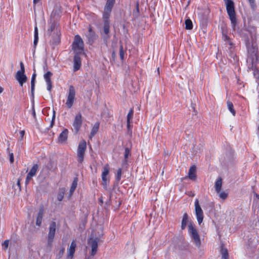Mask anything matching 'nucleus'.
I'll return each instance as SVG.
<instances>
[{"mask_svg":"<svg viewBox=\"0 0 259 259\" xmlns=\"http://www.w3.org/2000/svg\"><path fill=\"white\" fill-rule=\"evenodd\" d=\"M224 1L226 7L227 12L231 20L232 26L233 29L235 30L236 25V18L234 3L232 0Z\"/></svg>","mask_w":259,"mask_h":259,"instance_id":"f257e3e1","label":"nucleus"},{"mask_svg":"<svg viewBox=\"0 0 259 259\" xmlns=\"http://www.w3.org/2000/svg\"><path fill=\"white\" fill-rule=\"evenodd\" d=\"M188 232L192 241L197 247H199L201 245L200 236L192 222H190L188 224Z\"/></svg>","mask_w":259,"mask_h":259,"instance_id":"f03ea898","label":"nucleus"},{"mask_svg":"<svg viewBox=\"0 0 259 259\" xmlns=\"http://www.w3.org/2000/svg\"><path fill=\"white\" fill-rule=\"evenodd\" d=\"M83 41L79 35H76L72 44V49L75 54H82L83 50Z\"/></svg>","mask_w":259,"mask_h":259,"instance_id":"7ed1b4c3","label":"nucleus"},{"mask_svg":"<svg viewBox=\"0 0 259 259\" xmlns=\"http://www.w3.org/2000/svg\"><path fill=\"white\" fill-rule=\"evenodd\" d=\"M76 92L74 87L71 85L69 87L66 105L68 108H71L75 99Z\"/></svg>","mask_w":259,"mask_h":259,"instance_id":"20e7f679","label":"nucleus"},{"mask_svg":"<svg viewBox=\"0 0 259 259\" xmlns=\"http://www.w3.org/2000/svg\"><path fill=\"white\" fill-rule=\"evenodd\" d=\"M109 165L108 164H106L103 167V170L101 175L102 185L105 189H107V186L109 183Z\"/></svg>","mask_w":259,"mask_h":259,"instance_id":"39448f33","label":"nucleus"},{"mask_svg":"<svg viewBox=\"0 0 259 259\" xmlns=\"http://www.w3.org/2000/svg\"><path fill=\"white\" fill-rule=\"evenodd\" d=\"M21 70L18 71L16 75V79L19 82L20 85L22 87L24 83L26 81L27 77L25 74V68L22 62L20 63Z\"/></svg>","mask_w":259,"mask_h":259,"instance_id":"423d86ee","label":"nucleus"},{"mask_svg":"<svg viewBox=\"0 0 259 259\" xmlns=\"http://www.w3.org/2000/svg\"><path fill=\"white\" fill-rule=\"evenodd\" d=\"M87 149V143L84 140L81 141L77 148V160L78 162L82 163L83 161L85 151Z\"/></svg>","mask_w":259,"mask_h":259,"instance_id":"0eeeda50","label":"nucleus"},{"mask_svg":"<svg viewBox=\"0 0 259 259\" xmlns=\"http://www.w3.org/2000/svg\"><path fill=\"white\" fill-rule=\"evenodd\" d=\"M56 230V223L55 222H52L50 224L49 231L48 236V245L51 246L53 240L55 237V235Z\"/></svg>","mask_w":259,"mask_h":259,"instance_id":"6e6552de","label":"nucleus"},{"mask_svg":"<svg viewBox=\"0 0 259 259\" xmlns=\"http://www.w3.org/2000/svg\"><path fill=\"white\" fill-rule=\"evenodd\" d=\"M115 3V0H107L104 7L103 18L104 19H108L110 15L112 9Z\"/></svg>","mask_w":259,"mask_h":259,"instance_id":"1a4fd4ad","label":"nucleus"},{"mask_svg":"<svg viewBox=\"0 0 259 259\" xmlns=\"http://www.w3.org/2000/svg\"><path fill=\"white\" fill-rule=\"evenodd\" d=\"M194 206L197 220L198 224L200 225L203 220V212L199 204L198 199H195Z\"/></svg>","mask_w":259,"mask_h":259,"instance_id":"9d476101","label":"nucleus"},{"mask_svg":"<svg viewBox=\"0 0 259 259\" xmlns=\"http://www.w3.org/2000/svg\"><path fill=\"white\" fill-rule=\"evenodd\" d=\"M82 123V115L81 113L79 112L76 114L72 124L74 130L76 133L79 131Z\"/></svg>","mask_w":259,"mask_h":259,"instance_id":"9b49d317","label":"nucleus"},{"mask_svg":"<svg viewBox=\"0 0 259 259\" xmlns=\"http://www.w3.org/2000/svg\"><path fill=\"white\" fill-rule=\"evenodd\" d=\"M246 45L248 51H251L252 50V52H254L257 50L255 35H251V43L249 40H247Z\"/></svg>","mask_w":259,"mask_h":259,"instance_id":"f8f14e48","label":"nucleus"},{"mask_svg":"<svg viewBox=\"0 0 259 259\" xmlns=\"http://www.w3.org/2000/svg\"><path fill=\"white\" fill-rule=\"evenodd\" d=\"M88 244H90L92 247L91 255H95L97 252L98 248V239L97 238L95 239H90L88 240Z\"/></svg>","mask_w":259,"mask_h":259,"instance_id":"ddd939ff","label":"nucleus"},{"mask_svg":"<svg viewBox=\"0 0 259 259\" xmlns=\"http://www.w3.org/2000/svg\"><path fill=\"white\" fill-rule=\"evenodd\" d=\"M53 73L50 71H47L44 75V77L47 85V90L49 91H51L52 88V82L51 79Z\"/></svg>","mask_w":259,"mask_h":259,"instance_id":"4468645a","label":"nucleus"},{"mask_svg":"<svg viewBox=\"0 0 259 259\" xmlns=\"http://www.w3.org/2000/svg\"><path fill=\"white\" fill-rule=\"evenodd\" d=\"M81 54H75L73 60V70L76 71L80 69L81 66V59L80 55Z\"/></svg>","mask_w":259,"mask_h":259,"instance_id":"2eb2a0df","label":"nucleus"},{"mask_svg":"<svg viewBox=\"0 0 259 259\" xmlns=\"http://www.w3.org/2000/svg\"><path fill=\"white\" fill-rule=\"evenodd\" d=\"M88 42L90 44H92L97 38V36L94 31L92 30L91 27L89 28V32L86 34Z\"/></svg>","mask_w":259,"mask_h":259,"instance_id":"dca6fc26","label":"nucleus"},{"mask_svg":"<svg viewBox=\"0 0 259 259\" xmlns=\"http://www.w3.org/2000/svg\"><path fill=\"white\" fill-rule=\"evenodd\" d=\"M76 247V244L75 243V241L73 240L72 241L69 247L67 249V256L73 257L75 251V248Z\"/></svg>","mask_w":259,"mask_h":259,"instance_id":"f3484780","label":"nucleus"},{"mask_svg":"<svg viewBox=\"0 0 259 259\" xmlns=\"http://www.w3.org/2000/svg\"><path fill=\"white\" fill-rule=\"evenodd\" d=\"M44 214V209L43 207L39 208L36 219V225L40 226L42 223V218Z\"/></svg>","mask_w":259,"mask_h":259,"instance_id":"a211bd4d","label":"nucleus"},{"mask_svg":"<svg viewBox=\"0 0 259 259\" xmlns=\"http://www.w3.org/2000/svg\"><path fill=\"white\" fill-rule=\"evenodd\" d=\"M68 131L67 129L65 128L64 129L62 133H60L59 135L58 140L59 142L60 143H63L65 142L68 137Z\"/></svg>","mask_w":259,"mask_h":259,"instance_id":"6ab92c4d","label":"nucleus"},{"mask_svg":"<svg viewBox=\"0 0 259 259\" xmlns=\"http://www.w3.org/2000/svg\"><path fill=\"white\" fill-rule=\"evenodd\" d=\"M196 168L195 165L191 166L189 170L188 177L191 180H195Z\"/></svg>","mask_w":259,"mask_h":259,"instance_id":"aec40b11","label":"nucleus"},{"mask_svg":"<svg viewBox=\"0 0 259 259\" xmlns=\"http://www.w3.org/2000/svg\"><path fill=\"white\" fill-rule=\"evenodd\" d=\"M190 222H192L189 221V217H188L187 213H184L183 216V219L182 220L181 229L182 230L185 229L186 228L187 224L188 223L189 224Z\"/></svg>","mask_w":259,"mask_h":259,"instance_id":"412c9836","label":"nucleus"},{"mask_svg":"<svg viewBox=\"0 0 259 259\" xmlns=\"http://www.w3.org/2000/svg\"><path fill=\"white\" fill-rule=\"evenodd\" d=\"M222 186V179L221 178H219L217 179L215 183V189L217 193H220L221 190Z\"/></svg>","mask_w":259,"mask_h":259,"instance_id":"4be33fe9","label":"nucleus"},{"mask_svg":"<svg viewBox=\"0 0 259 259\" xmlns=\"http://www.w3.org/2000/svg\"><path fill=\"white\" fill-rule=\"evenodd\" d=\"M99 123L98 122L94 124V126L93 127V128L91 130L90 135L89 136L90 139H91L95 135V134L98 132V131L99 130Z\"/></svg>","mask_w":259,"mask_h":259,"instance_id":"5701e85b","label":"nucleus"},{"mask_svg":"<svg viewBox=\"0 0 259 259\" xmlns=\"http://www.w3.org/2000/svg\"><path fill=\"white\" fill-rule=\"evenodd\" d=\"M36 74L33 73L32 75L31 80V93L32 97L34 96V88H35V78H36Z\"/></svg>","mask_w":259,"mask_h":259,"instance_id":"b1692460","label":"nucleus"},{"mask_svg":"<svg viewBox=\"0 0 259 259\" xmlns=\"http://www.w3.org/2000/svg\"><path fill=\"white\" fill-rule=\"evenodd\" d=\"M34 37L33 45L34 48H35L38 41V31L37 26L34 27Z\"/></svg>","mask_w":259,"mask_h":259,"instance_id":"393cba45","label":"nucleus"},{"mask_svg":"<svg viewBox=\"0 0 259 259\" xmlns=\"http://www.w3.org/2000/svg\"><path fill=\"white\" fill-rule=\"evenodd\" d=\"M109 22L108 19H104V33L106 35H108L109 33Z\"/></svg>","mask_w":259,"mask_h":259,"instance_id":"a878e982","label":"nucleus"},{"mask_svg":"<svg viewBox=\"0 0 259 259\" xmlns=\"http://www.w3.org/2000/svg\"><path fill=\"white\" fill-rule=\"evenodd\" d=\"M56 26L57 23L55 21H54L53 22H51L49 24V27L47 30L48 34L51 35V32L55 30Z\"/></svg>","mask_w":259,"mask_h":259,"instance_id":"bb28decb","label":"nucleus"},{"mask_svg":"<svg viewBox=\"0 0 259 259\" xmlns=\"http://www.w3.org/2000/svg\"><path fill=\"white\" fill-rule=\"evenodd\" d=\"M38 169V165L37 164H35L33 165L29 172L28 174L30 176L34 177L36 175V172Z\"/></svg>","mask_w":259,"mask_h":259,"instance_id":"cd10ccee","label":"nucleus"},{"mask_svg":"<svg viewBox=\"0 0 259 259\" xmlns=\"http://www.w3.org/2000/svg\"><path fill=\"white\" fill-rule=\"evenodd\" d=\"M221 253L222 259H228L229 254L228 250L226 248H224L223 246L221 247Z\"/></svg>","mask_w":259,"mask_h":259,"instance_id":"c85d7f7f","label":"nucleus"},{"mask_svg":"<svg viewBox=\"0 0 259 259\" xmlns=\"http://www.w3.org/2000/svg\"><path fill=\"white\" fill-rule=\"evenodd\" d=\"M60 42V37L58 33L54 34L52 44L54 46L57 45Z\"/></svg>","mask_w":259,"mask_h":259,"instance_id":"c756f323","label":"nucleus"},{"mask_svg":"<svg viewBox=\"0 0 259 259\" xmlns=\"http://www.w3.org/2000/svg\"><path fill=\"white\" fill-rule=\"evenodd\" d=\"M133 114L134 111L132 109H131L127 116V126L128 129L130 127V120L133 118Z\"/></svg>","mask_w":259,"mask_h":259,"instance_id":"7c9ffc66","label":"nucleus"},{"mask_svg":"<svg viewBox=\"0 0 259 259\" xmlns=\"http://www.w3.org/2000/svg\"><path fill=\"white\" fill-rule=\"evenodd\" d=\"M227 103V107H228V109L231 112V113L234 116H235L236 114V112L234 109V106H233V103L229 101H228Z\"/></svg>","mask_w":259,"mask_h":259,"instance_id":"2f4dec72","label":"nucleus"},{"mask_svg":"<svg viewBox=\"0 0 259 259\" xmlns=\"http://www.w3.org/2000/svg\"><path fill=\"white\" fill-rule=\"evenodd\" d=\"M77 185V178L74 179L73 180L70 189V193L71 194L73 193L74 191H75Z\"/></svg>","mask_w":259,"mask_h":259,"instance_id":"473e14b6","label":"nucleus"},{"mask_svg":"<svg viewBox=\"0 0 259 259\" xmlns=\"http://www.w3.org/2000/svg\"><path fill=\"white\" fill-rule=\"evenodd\" d=\"M222 38L224 41H227L230 46H232L233 45L232 42L230 40V37L225 33L224 31L223 32Z\"/></svg>","mask_w":259,"mask_h":259,"instance_id":"72a5a7b5","label":"nucleus"},{"mask_svg":"<svg viewBox=\"0 0 259 259\" xmlns=\"http://www.w3.org/2000/svg\"><path fill=\"white\" fill-rule=\"evenodd\" d=\"M186 29H192L193 28V24L190 19H187L185 21Z\"/></svg>","mask_w":259,"mask_h":259,"instance_id":"f704fd0d","label":"nucleus"},{"mask_svg":"<svg viewBox=\"0 0 259 259\" xmlns=\"http://www.w3.org/2000/svg\"><path fill=\"white\" fill-rule=\"evenodd\" d=\"M122 175V169L121 168H119L117 171V174L116 176V181L118 183L121 180Z\"/></svg>","mask_w":259,"mask_h":259,"instance_id":"c9c22d12","label":"nucleus"},{"mask_svg":"<svg viewBox=\"0 0 259 259\" xmlns=\"http://www.w3.org/2000/svg\"><path fill=\"white\" fill-rule=\"evenodd\" d=\"M131 155V151L129 148H126L125 149L124 157V161H126L129 156Z\"/></svg>","mask_w":259,"mask_h":259,"instance_id":"e433bc0d","label":"nucleus"},{"mask_svg":"<svg viewBox=\"0 0 259 259\" xmlns=\"http://www.w3.org/2000/svg\"><path fill=\"white\" fill-rule=\"evenodd\" d=\"M64 191L63 190H60L57 195V199L61 201L64 198Z\"/></svg>","mask_w":259,"mask_h":259,"instance_id":"4c0bfd02","label":"nucleus"},{"mask_svg":"<svg viewBox=\"0 0 259 259\" xmlns=\"http://www.w3.org/2000/svg\"><path fill=\"white\" fill-rule=\"evenodd\" d=\"M217 193L219 194V197L224 200L226 199L228 196V194L224 191L221 192L220 191V193Z\"/></svg>","mask_w":259,"mask_h":259,"instance_id":"58836bf2","label":"nucleus"},{"mask_svg":"<svg viewBox=\"0 0 259 259\" xmlns=\"http://www.w3.org/2000/svg\"><path fill=\"white\" fill-rule=\"evenodd\" d=\"M124 51H123V46L122 45H121L120 46V49H119V56H120V58L121 60L124 59Z\"/></svg>","mask_w":259,"mask_h":259,"instance_id":"ea45409f","label":"nucleus"},{"mask_svg":"<svg viewBox=\"0 0 259 259\" xmlns=\"http://www.w3.org/2000/svg\"><path fill=\"white\" fill-rule=\"evenodd\" d=\"M9 244V240H6L5 241H4V242L2 243L3 248L5 250H6L8 248Z\"/></svg>","mask_w":259,"mask_h":259,"instance_id":"a19ab883","label":"nucleus"},{"mask_svg":"<svg viewBox=\"0 0 259 259\" xmlns=\"http://www.w3.org/2000/svg\"><path fill=\"white\" fill-rule=\"evenodd\" d=\"M55 114H56L55 111L54 110H53V114L52 120L51 121L50 127H52L53 126V125H54L55 119Z\"/></svg>","mask_w":259,"mask_h":259,"instance_id":"79ce46f5","label":"nucleus"},{"mask_svg":"<svg viewBox=\"0 0 259 259\" xmlns=\"http://www.w3.org/2000/svg\"><path fill=\"white\" fill-rule=\"evenodd\" d=\"M248 1L250 4V7L251 8V9H254L256 8L255 0H248Z\"/></svg>","mask_w":259,"mask_h":259,"instance_id":"37998d69","label":"nucleus"},{"mask_svg":"<svg viewBox=\"0 0 259 259\" xmlns=\"http://www.w3.org/2000/svg\"><path fill=\"white\" fill-rule=\"evenodd\" d=\"M59 13H60V10H54L52 12V14H51V17H55V16H56V14L57 13H58V15H59Z\"/></svg>","mask_w":259,"mask_h":259,"instance_id":"c03bdc74","label":"nucleus"},{"mask_svg":"<svg viewBox=\"0 0 259 259\" xmlns=\"http://www.w3.org/2000/svg\"><path fill=\"white\" fill-rule=\"evenodd\" d=\"M32 177H33L32 176H30L29 174L27 175V177L26 178V181H25L26 184H27L29 183V181H30V180L31 179V178Z\"/></svg>","mask_w":259,"mask_h":259,"instance_id":"a18cd8bd","label":"nucleus"},{"mask_svg":"<svg viewBox=\"0 0 259 259\" xmlns=\"http://www.w3.org/2000/svg\"><path fill=\"white\" fill-rule=\"evenodd\" d=\"M10 160L11 163L14 162V159L13 153H10Z\"/></svg>","mask_w":259,"mask_h":259,"instance_id":"49530a36","label":"nucleus"},{"mask_svg":"<svg viewBox=\"0 0 259 259\" xmlns=\"http://www.w3.org/2000/svg\"><path fill=\"white\" fill-rule=\"evenodd\" d=\"M17 186H18L19 190H21V185H20V180L18 179L17 182Z\"/></svg>","mask_w":259,"mask_h":259,"instance_id":"de8ad7c7","label":"nucleus"},{"mask_svg":"<svg viewBox=\"0 0 259 259\" xmlns=\"http://www.w3.org/2000/svg\"><path fill=\"white\" fill-rule=\"evenodd\" d=\"M20 135H21V139H23V136H24V134H25V132L24 131H21L20 132Z\"/></svg>","mask_w":259,"mask_h":259,"instance_id":"09e8293b","label":"nucleus"},{"mask_svg":"<svg viewBox=\"0 0 259 259\" xmlns=\"http://www.w3.org/2000/svg\"><path fill=\"white\" fill-rule=\"evenodd\" d=\"M99 201L101 204H102L103 203V199L102 197H101L99 198Z\"/></svg>","mask_w":259,"mask_h":259,"instance_id":"8fccbe9b","label":"nucleus"},{"mask_svg":"<svg viewBox=\"0 0 259 259\" xmlns=\"http://www.w3.org/2000/svg\"><path fill=\"white\" fill-rule=\"evenodd\" d=\"M40 0H33V3L34 5H35L37 3H38Z\"/></svg>","mask_w":259,"mask_h":259,"instance_id":"3c124183","label":"nucleus"},{"mask_svg":"<svg viewBox=\"0 0 259 259\" xmlns=\"http://www.w3.org/2000/svg\"><path fill=\"white\" fill-rule=\"evenodd\" d=\"M4 89L2 87H0V94L2 93Z\"/></svg>","mask_w":259,"mask_h":259,"instance_id":"603ef678","label":"nucleus"},{"mask_svg":"<svg viewBox=\"0 0 259 259\" xmlns=\"http://www.w3.org/2000/svg\"><path fill=\"white\" fill-rule=\"evenodd\" d=\"M32 114H33V116L35 117V112L34 109H33V110Z\"/></svg>","mask_w":259,"mask_h":259,"instance_id":"864d4df0","label":"nucleus"},{"mask_svg":"<svg viewBox=\"0 0 259 259\" xmlns=\"http://www.w3.org/2000/svg\"><path fill=\"white\" fill-rule=\"evenodd\" d=\"M64 252V249H62V251H61V253H63Z\"/></svg>","mask_w":259,"mask_h":259,"instance_id":"5fc2aeb1","label":"nucleus"},{"mask_svg":"<svg viewBox=\"0 0 259 259\" xmlns=\"http://www.w3.org/2000/svg\"><path fill=\"white\" fill-rule=\"evenodd\" d=\"M64 252V249H62V251H61V253H63Z\"/></svg>","mask_w":259,"mask_h":259,"instance_id":"6e6d98bb","label":"nucleus"}]
</instances>
